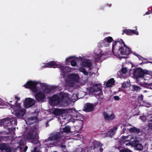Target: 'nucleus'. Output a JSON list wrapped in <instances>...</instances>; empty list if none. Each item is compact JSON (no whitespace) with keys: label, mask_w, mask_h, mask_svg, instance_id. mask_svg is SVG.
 I'll list each match as a JSON object with an SVG mask.
<instances>
[{"label":"nucleus","mask_w":152,"mask_h":152,"mask_svg":"<svg viewBox=\"0 0 152 152\" xmlns=\"http://www.w3.org/2000/svg\"><path fill=\"white\" fill-rule=\"evenodd\" d=\"M36 119V117L33 116V117H31V118H29L28 119L29 120L32 121L33 120Z\"/></svg>","instance_id":"45"},{"label":"nucleus","mask_w":152,"mask_h":152,"mask_svg":"<svg viewBox=\"0 0 152 152\" xmlns=\"http://www.w3.org/2000/svg\"><path fill=\"white\" fill-rule=\"evenodd\" d=\"M6 118L0 120V126H2L5 124H7Z\"/></svg>","instance_id":"32"},{"label":"nucleus","mask_w":152,"mask_h":152,"mask_svg":"<svg viewBox=\"0 0 152 152\" xmlns=\"http://www.w3.org/2000/svg\"><path fill=\"white\" fill-rule=\"evenodd\" d=\"M102 146L100 143L97 141H94L92 145L90 148L91 149H99V151L100 152H102L103 151V148H101Z\"/></svg>","instance_id":"17"},{"label":"nucleus","mask_w":152,"mask_h":152,"mask_svg":"<svg viewBox=\"0 0 152 152\" xmlns=\"http://www.w3.org/2000/svg\"><path fill=\"white\" fill-rule=\"evenodd\" d=\"M19 144L20 145V146L19 148L20 150L22 149V147L21 146H23V140H21L19 142Z\"/></svg>","instance_id":"36"},{"label":"nucleus","mask_w":152,"mask_h":152,"mask_svg":"<svg viewBox=\"0 0 152 152\" xmlns=\"http://www.w3.org/2000/svg\"><path fill=\"white\" fill-rule=\"evenodd\" d=\"M59 96L61 98L56 94L54 95L50 98V101L54 105H57L62 102L66 105L69 104L71 99L68 93L61 92Z\"/></svg>","instance_id":"1"},{"label":"nucleus","mask_w":152,"mask_h":152,"mask_svg":"<svg viewBox=\"0 0 152 152\" xmlns=\"http://www.w3.org/2000/svg\"><path fill=\"white\" fill-rule=\"evenodd\" d=\"M152 119H150L149 120L148 126L149 128L151 129H152Z\"/></svg>","instance_id":"33"},{"label":"nucleus","mask_w":152,"mask_h":152,"mask_svg":"<svg viewBox=\"0 0 152 152\" xmlns=\"http://www.w3.org/2000/svg\"><path fill=\"white\" fill-rule=\"evenodd\" d=\"M112 5V4H106V6L109 7H111Z\"/></svg>","instance_id":"52"},{"label":"nucleus","mask_w":152,"mask_h":152,"mask_svg":"<svg viewBox=\"0 0 152 152\" xmlns=\"http://www.w3.org/2000/svg\"><path fill=\"white\" fill-rule=\"evenodd\" d=\"M133 54L135 56H136L137 57H139L138 56H140V55H139L138 54H136V53H134Z\"/></svg>","instance_id":"54"},{"label":"nucleus","mask_w":152,"mask_h":152,"mask_svg":"<svg viewBox=\"0 0 152 152\" xmlns=\"http://www.w3.org/2000/svg\"><path fill=\"white\" fill-rule=\"evenodd\" d=\"M145 117L144 116H141L140 117V118L143 121H145Z\"/></svg>","instance_id":"44"},{"label":"nucleus","mask_w":152,"mask_h":152,"mask_svg":"<svg viewBox=\"0 0 152 152\" xmlns=\"http://www.w3.org/2000/svg\"><path fill=\"white\" fill-rule=\"evenodd\" d=\"M151 13V11H150L147 12H145V14L144 15H149Z\"/></svg>","instance_id":"49"},{"label":"nucleus","mask_w":152,"mask_h":152,"mask_svg":"<svg viewBox=\"0 0 152 152\" xmlns=\"http://www.w3.org/2000/svg\"><path fill=\"white\" fill-rule=\"evenodd\" d=\"M61 137V134L59 132H57L53 135L49 137L48 139H46L45 141L47 142L48 140L50 141H55L58 140Z\"/></svg>","instance_id":"14"},{"label":"nucleus","mask_w":152,"mask_h":152,"mask_svg":"<svg viewBox=\"0 0 152 152\" xmlns=\"http://www.w3.org/2000/svg\"><path fill=\"white\" fill-rule=\"evenodd\" d=\"M62 132L66 133H69L71 132L70 127L68 126H66L64 128H63Z\"/></svg>","instance_id":"28"},{"label":"nucleus","mask_w":152,"mask_h":152,"mask_svg":"<svg viewBox=\"0 0 152 152\" xmlns=\"http://www.w3.org/2000/svg\"><path fill=\"white\" fill-rule=\"evenodd\" d=\"M133 54L135 56H136L137 57H139L138 56H140V55H139L138 54H136V53H134Z\"/></svg>","instance_id":"53"},{"label":"nucleus","mask_w":152,"mask_h":152,"mask_svg":"<svg viewBox=\"0 0 152 152\" xmlns=\"http://www.w3.org/2000/svg\"><path fill=\"white\" fill-rule=\"evenodd\" d=\"M45 93H49L51 92V89L50 88H47L45 90Z\"/></svg>","instance_id":"37"},{"label":"nucleus","mask_w":152,"mask_h":152,"mask_svg":"<svg viewBox=\"0 0 152 152\" xmlns=\"http://www.w3.org/2000/svg\"><path fill=\"white\" fill-rule=\"evenodd\" d=\"M129 130V132L132 133H135L138 134L140 132V129L135 127L131 128Z\"/></svg>","instance_id":"27"},{"label":"nucleus","mask_w":152,"mask_h":152,"mask_svg":"<svg viewBox=\"0 0 152 152\" xmlns=\"http://www.w3.org/2000/svg\"><path fill=\"white\" fill-rule=\"evenodd\" d=\"M81 65L83 67H88L90 68L92 64L91 62L86 60L82 62L81 64Z\"/></svg>","instance_id":"23"},{"label":"nucleus","mask_w":152,"mask_h":152,"mask_svg":"<svg viewBox=\"0 0 152 152\" xmlns=\"http://www.w3.org/2000/svg\"><path fill=\"white\" fill-rule=\"evenodd\" d=\"M26 113V110L20 108L15 113V115L18 118H22Z\"/></svg>","instance_id":"16"},{"label":"nucleus","mask_w":152,"mask_h":152,"mask_svg":"<svg viewBox=\"0 0 152 152\" xmlns=\"http://www.w3.org/2000/svg\"><path fill=\"white\" fill-rule=\"evenodd\" d=\"M60 65L57 64L54 61H51L48 63H46L45 65V67L48 68H55L57 67H59Z\"/></svg>","instance_id":"18"},{"label":"nucleus","mask_w":152,"mask_h":152,"mask_svg":"<svg viewBox=\"0 0 152 152\" xmlns=\"http://www.w3.org/2000/svg\"><path fill=\"white\" fill-rule=\"evenodd\" d=\"M7 126L9 125V124H10L11 125H16L17 124V120L15 117H14L11 118L10 119L9 118H6Z\"/></svg>","instance_id":"21"},{"label":"nucleus","mask_w":152,"mask_h":152,"mask_svg":"<svg viewBox=\"0 0 152 152\" xmlns=\"http://www.w3.org/2000/svg\"><path fill=\"white\" fill-rule=\"evenodd\" d=\"M31 152H41L39 150H38V148L35 147L33 150L31 151Z\"/></svg>","instance_id":"39"},{"label":"nucleus","mask_w":152,"mask_h":152,"mask_svg":"<svg viewBox=\"0 0 152 152\" xmlns=\"http://www.w3.org/2000/svg\"><path fill=\"white\" fill-rule=\"evenodd\" d=\"M151 13H152V7L151 8Z\"/></svg>","instance_id":"60"},{"label":"nucleus","mask_w":152,"mask_h":152,"mask_svg":"<svg viewBox=\"0 0 152 152\" xmlns=\"http://www.w3.org/2000/svg\"><path fill=\"white\" fill-rule=\"evenodd\" d=\"M66 111V109L55 108L53 109L52 113L55 115L59 116L64 114Z\"/></svg>","instance_id":"15"},{"label":"nucleus","mask_w":152,"mask_h":152,"mask_svg":"<svg viewBox=\"0 0 152 152\" xmlns=\"http://www.w3.org/2000/svg\"><path fill=\"white\" fill-rule=\"evenodd\" d=\"M151 118H152V116H151Z\"/></svg>","instance_id":"64"},{"label":"nucleus","mask_w":152,"mask_h":152,"mask_svg":"<svg viewBox=\"0 0 152 152\" xmlns=\"http://www.w3.org/2000/svg\"><path fill=\"white\" fill-rule=\"evenodd\" d=\"M61 147L63 149H64L62 150L63 152H66V146L65 145H61Z\"/></svg>","instance_id":"38"},{"label":"nucleus","mask_w":152,"mask_h":152,"mask_svg":"<svg viewBox=\"0 0 152 152\" xmlns=\"http://www.w3.org/2000/svg\"><path fill=\"white\" fill-rule=\"evenodd\" d=\"M114 98L115 100H116V101H118L119 100L120 98L119 96H115L114 97Z\"/></svg>","instance_id":"42"},{"label":"nucleus","mask_w":152,"mask_h":152,"mask_svg":"<svg viewBox=\"0 0 152 152\" xmlns=\"http://www.w3.org/2000/svg\"><path fill=\"white\" fill-rule=\"evenodd\" d=\"M104 118V119L107 121H110L113 119L115 117V115L112 113L111 114L109 115L107 113L105 112L103 113Z\"/></svg>","instance_id":"19"},{"label":"nucleus","mask_w":152,"mask_h":152,"mask_svg":"<svg viewBox=\"0 0 152 152\" xmlns=\"http://www.w3.org/2000/svg\"><path fill=\"white\" fill-rule=\"evenodd\" d=\"M124 43L122 39L115 41L113 44L112 47V52L113 54L116 56H118L119 50L123 46Z\"/></svg>","instance_id":"3"},{"label":"nucleus","mask_w":152,"mask_h":152,"mask_svg":"<svg viewBox=\"0 0 152 152\" xmlns=\"http://www.w3.org/2000/svg\"><path fill=\"white\" fill-rule=\"evenodd\" d=\"M102 90L101 85L99 84H94L92 87L89 88V91L90 93L92 94L95 92L101 91Z\"/></svg>","instance_id":"8"},{"label":"nucleus","mask_w":152,"mask_h":152,"mask_svg":"<svg viewBox=\"0 0 152 152\" xmlns=\"http://www.w3.org/2000/svg\"><path fill=\"white\" fill-rule=\"evenodd\" d=\"M122 137L123 139H125L126 138H128L127 136H122Z\"/></svg>","instance_id":"55"},{"label":"nucleus","mask_w":152,"mask_h":152,"mask_svg":"<svg viewBox=\"0 0 152 152\" xmlns=\"http://www.w3.org/2000/svg\"><path fill=\"white\" fill-rule=\"evenodd\" d=\"M35 96L37 102H42L45 98V95L43 92L39 91L35 94Z\"/></svg>","instance_id":"10"},{"label":"nucleus","mask_w":152,"mask_h":152,"mask_svg":"<svg viewBox=\"0 0 152 152\" xmlns=\"http://www.w3.org/2000/svg\"><path fill=\"white\" fill-rule=\"evenodd\" d=\"M0 150L1 151L5 150L6 152H11L12 151L11 148L7 143L0 144Z\"/></svg>","instance_id":"12"},{"label":"nucleus","mask_w":152,"mask_h":152,"mask_svg":"<svg viewBox=\"0 0 152 152\" xmlns=\"http://www.w3.org/2000/svg\"><path fill=\"white\" fill-rule=\"evenodd\" d=\"M57 68H60L63 72H66L65 68L64 66H61L60 65V66L59 67H57Z\"/></svg>","instance_id":"35"},{"label":"nucleus","mask_w":152,"mask_h":152,"mask_svg":"<svg viewBox=\"0 0 152 152\" xmlns=\"http://www.w3.org/2000/svg\"><path fill=\"white\" fill-rule=\"evenodd\" d=\"M79 75L77 74H71L69 75V78L72 80L77 82L78 80Z\"/></svg>","instance_id":"22"},{"label":"nucleus","mask_w":152,"mask_h":152,"mask_svg":"<svg viewBox=\"0 0 152 152\" xmlns=\"http://www.w3.org/2000/svg\"><path fill=\"white\" fill-rule=\"evenodd\" d=\"M17 102H18V101H16L15 102V103L17 104Z\"/></svg>","instance_id":"59"},{"label":"nucleus","mask_w":152,"mask_h":152,"mask_svg":"<svg viewBox=\"0 0 152 152\" xmlns=\"http://www.w3.org/2000/svg\"><path fill=\"white\" fill-rule=\"evenodd\" d=\"M47 125H48V123H47L46 124V127L47 126Z\"/></svg>","instance_id":"57"},{"label":"nucleus","mask_w":152,"mask_h":152,"mask_svg":"<svg viewBox=\"0 0 152 152\" xmlns=\"http://www.w3.org/2000/svg\"><path fill=\"white\" fill-rule=\"evenodd\" d=\"M7 129H8V131H9V133H11L12 132H13L14 130H15V127H14L13 128H8Z\"/></svg>","instance_id":"34"},{"label":"nucleus","mask_w":152,"mask_h":152,"mask_svg":"<svg viewBox=\"0 0 152 152\" xmlns=\"http://www.w3.org/2000/svg\"><path fill=\"white\" fill-rule=\"evenodd\" d=\"M120 150V152H132L128 149L123 148L121 146H119L117 148Z\"/></svg>","instance_id":"29"},{"label":"nucleus","mask_w":152,"mask_h":152,"mask_svg":"<svg viewBox=\"0 0 152 152\" xmlns=\"http://www.w3.org/2000/svg\"><path fill=\"white\" fill-rule=\"evenodd\" d=\"M113 41L112 37H106L103 40L101 41L98 43L97 46L98 47H109L110 43Z\"/></svg>","instance_id":"6"},{"label":"nucleus","mask_w":152,"mask_h":152,"mask_svg":"<svg viewBox=\"0 0 152 152\" xmlns=\"http://www.w3.org/2000/svg\"><path fill=\"white\" fill-rule=\"evenodd\" d=\"M118 127L117 126H115L111 129L110 130L107 132V134L110 136H112L114 135L116 132Z\"/></svg>","instance_id":"25"},{"label":"nucleus","mask_w":152,"mask_h":152,"mask_svg":"<svg viewBox=\"0 0 152 152\" xmlns=\"http://www.w3.org/2000/svg\"><path fill=\"white\" fill-rule=\"evenodd\" d=\"M139 57H138V58H139V60H141L142 61L143 59H144V58H142L141 56H138Z\"/></svg>","instance_id":"48"},{"label":"nucleus","mask_w":152,"mask_h":152,"mask_svg":"<svg viewBox=\"0 0 152 152\" xmlns=\"http://www.w3.org/2000/svg\"><path fill=\"white\" fill-rule=\"evenodd\" d=\"M150 72L148 71L143 70L141 68H136L134 70L133 75L137 79L139 78L143 77L145 75H149Z\"/></svg>","instance_id":"4"},{"label":"nucleus","mask_w":152,"mask_h":152,"mask_svg":"<svg viewBox=\"0 0 152 152\" xmlns=\"http://www.w3.org/2000/svg\"><path fill=\"white\" fill-rule=\"evenodd\" d=\"M132 87L133 88V90L134 91H136L137 92L140 91L141 88L139 86L136 85H133Z\"/></svg>","instance_id":"30"},{"label":"nucleus","mask_w":152,"mask_h":152,"mask_svg":"<svg viewBox=\"0 0 152 152\" xmlns=\"http://www.w3.org/2000/svg\"><path fill=\"white\" fill-rule=\"evenodd\" d=\"M119 52L118 56L117 57L120 56V54L122 55L128 56L131 53V49L127 46L125 43L119 50Z\"/></svg>","instance_id":"7"},{"label":"nucleus","mask_w":152,"mask_h":152,"mask_svg":"<svg viewBox=\"0 0 152 152\" xmlns=\"http://www.w3.org/2000/svg\"><path fill=\"white\" fill-rule=\"evenodd\" d=\"M121 70L123 74H126L127 72V69L126 68H122Z\"/></svg>","instance_id":"40"},{"label":"nucleus","mask_w":152,"mask_h":152,"mask_svg":"<svg viewBox=\"0 0 152 152\" xmlns=\"http://www.w3.org/2000/svg\"><path fill=\"white\" fill-rule=\"evenodd\" d=\"M100 94V95H102V94Z\"/></svg>","instance_id":"61"},{"label":"nucleus","mask_w":152,"mask_h":152,"mask_svg":"<svg viewBox=\"0 0 152 152\" xmlns=\"http://www.w3.org/2000/svg\"><path fill=\"white\" fill-rule=\"evenodd\" d=\"M79 70L80 72H82L85 75H88V72L86 71L83 67H80L79 68Z\"/></svg>","instance_id":"31"},{"label":"nucleus","mask_w":152,"mask_h":152,"mask_svg":"<svg viewBox=\"0 0 152 152\" xmlns=\"http://www.w3.org/2000/svg\"><path fill=\"white\" fill-rule=\"evenodd\" d=\"M38 132L37 126L34 125L28 129L26 135V139L30 140V142L34 144L38 143Z\"/></svg>","instance_id":"2"},{"label":"nucleus","mask_w":152,"mask_h":152,"mask_svg":"<svg viewBox=\"0 0 152 152\" xmlns=\"http://www.w3.org/2000/svg\"><path fill=\"white\" fill-rule=\"evenodd\" d=\"M127 56H122V57H121L120 58L121 59L122 58H125V59H126V58H127Z\"/></svg>","instance_id":"51"},{"label":"nucleus","mask_w":152,"mask_h":152,"mask_svg":"<svg viewBox=\"0 0 152 152\" xmlns=\"http://www.w3.org/2000/svg\"><path fill=\"white\" fill-rule=\"evenodd\" d=\"M4 101L2 99L0 98V105H2L4 104Z\"/></svg>","instance_id":"43"},{"label":"nucleus","mask_w":152,"mask_h":152,"mask_svg":"<svg viewBox=\"0 0 152 152\" xmlns=\"http://www.w3.org/2000/svg\"><path fill=\"white\" fill-rule=\"evenodd\" d=\"M143 63V62H142V63H141L140 64V65H141Z\"/></svg>","instance_id":"58"},{"label":"nucleus","mask_w":152,"mask_h":152,"mask_svg":"<svg viewBox=\"0 0 152 152\" xmlns=\"http://www.w3.org/2000/svg\"><path fill=\"white\" fill-rule=\"evenodd\" d=\"M126 34L128 35H131L133 34H135L136 35L139 34V33L138 31H136L135 30H131L130 29H125L123 31L122 35Z\"/></svg>","instance_id":"13"},{"label":"nucleus","mask_w":152,"mask_h":152,"mask_svg":"<svg viewBox=\"0 0 152 152\" xmlns=\"http://www.w3.org/2000/svg\"><path fill=\"white\" fill-rule=\"evenodd\" d=\"M128 83L127 82H124L122 85L121 87L124 88H126L128 86L127 85Z\"/></svg>","instance_id":"41"},{"label":"nucleus","mask_w":152,"mask_h":152,"mask_svg":"<svg viewBox=\"0 0 152 152\" xmlns=\"http://www.w3.org/2000/svg\"><path fill=\"white\" fill-rule=\"evenodd\" d=\"M72 58V57H70L68 58H66V61L67 62H70L71 63V64L72 66H76L77 64L76 61L72 59L70 61H69L70 59Z\"/></svg>","instance_id":"26"},{"label":"nucleus","mask_w":152,"mask_h":152,"mask_svg":"<svg viewBox=\"0 0 152 152\" xmlns=\"http://www.w3.org/2000/svg\"><path fill=\"white\" fill-rule=\"evenodd\" d=\"M101 57H99V58H101Z\"/></svg>","instance_id":"62"},{"label":"nucleus","mask_w":152,"mask_h":152,"mask_svg":"<svg viewBox=\"0 0 152 152\" xmlns=\"http://www.w3.org/2000/svg\"><path fill=\"white\" fill-rule=\"evenodd\" d=\"M35 104V101L30 98H26L24 102V106L26 108H29L34 105Z\"/></svg>","instance_id":"9"},{"label":"nucleus","mask_w":152,"mask_h":152,"mask_svg":"<svg viewBox=\"0 0 152 152\" xmlns=\"http://www.w3.org/2000/svg\"><path fill=\"white\" fill-rule=\"evenodd\" d=\"M126 131V128L125 127V128H124L123 129V133H125V131Z\"/></svg>","instance_id":"50"},{"label":"nucleus","mask_w":152,"mask_h":152,"mask_svg":"<svg viewBox=\"0 0 152 152\" xmlns=\"http://www.w3.org/2000/svg\"><path fill=\"white\" fill-rule=\"evenodd\" d=\"M94 109V105L93 104L89 103H87L85 105L84 110L86 112L92 111Z\"/></svg>","instance_id":"20"},{"label":"nucleus","mask_w":152,"mask_h":152,"mask_svg":"<svg viewBox=\"0 0 152 152\" xmlns=\"http://www.w3.org/2000/svg\"><path fill=\"white\" fill-rule=\"evenodd\" d=\"M37 86V83L36 82L31 80L27 81L24 86L25 88L30 89L34 93H36L38 91Z\"/></svg>","instance_id":"5"},{"label":"nucleus","mask_w":152,"mask_h":152,"mask_svg":"<svg viewBox=\"0 0 152 152\" xmlns=\"http://www.w3.org/2000/svg\"><path fill=\"white\" fill-rule=\"evenodd\" d=\"M139 99L140 100H142L143 99V96L142 94H141L140 96H138Z\"/></svg>","instance_id":"47"},{"label":"nucleus","mask_w":152,"mask_h":152,"mask_svg":"<svg viewBox=\"0 0 152 152\" xmlns=\"http://www.w3.org/2000/svg\"><path fill=\"white\" fill-rule=\"evenodd\" d=\"M115 80L113 78H112L107 81L106 83V86L107 87H111L114 85Z\"/></svg>","instance_id":"24"},{"label":"nucleus","mask_w":152,"mask_h":152,"mask_svg":"<svg viewBox=\"0 0 152 152\" xmlns=\"http://www.w3.org/2000/svg\"><path fill=\"white\" fill-rule=\"evenodd\" d=\"M10 102H12V101H10Z\"/></svg>","instance_id":"63"},{"label":"nucleus","mask_w":152,"mask_h":152,"mask_svg":"<svg viewBox=\"0 0 152 152\" xmlns=\"http://www.w3.org/2000/svg\"><path fill=\"white\" fill-rule=\"evenodd\" d=\"M28 148V146H26L25 147L24 149L23 150V151H21V152H26V151Z\"/></svg>","instance_id":"46"},{"label":"nucleus","mask_w":152,"mask_h":152,"mask_svg":"<svg viewBox=\"0 0 152 152\" xmlns=\"http://www.w3.org/2000/svg\"><path fill=\"white\" fill-rule=\"evenodd\" d=\"M15 98L17 99V100H19L20 99L19 98L17 97L16 96H15Z\"/></svg>","instance_id":"56"},{"label":"nucleus","mask_w":152,"mask_h":152,"mask_svg":"<svg viewBox=\"0 0 152 152\" xmlns=\"http://www.w3.org/2000/svg\"><path fill=\"white\" fill-rule=\"evenodd\" d=\"M132 144L137 150L142 151L143 149V145L140 143L139 141L137 140L133 141L132 142Z\"/></svg>","instance_id":"11"}]
</instances>
